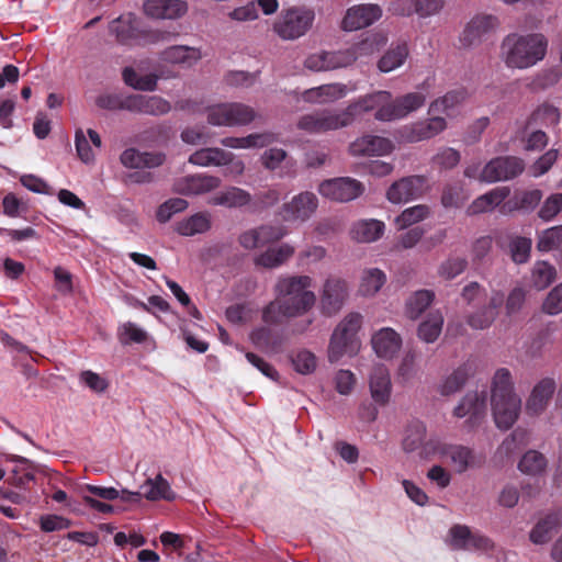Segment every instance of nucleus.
<instances>
[{"mask_svg": "<svg viewBox=\"0 0 562 562\" xmlns=\"http://www.w3.org/2000/svg\"><path fill=\"white\" fill-rule=\"evenodd\" d=\"M314 280L310 276L280 278L274 286L276 299L262 312L266 323L274 324L284 317H296L307 313L316 302Z\"/></svg>", "mask_w": 562, "mask_h": 562, "instance_id": "obj_1", "label": "nucleus"}, {"mask_svg": "<svg viewBox=\"0 0 562 562\" xmlns=\"http://www.w3.org/2000/svg\"><path fill=\"white\" fill-rule=\"evenodd\" d=\"M362 115L374 113L379 122H393L408 117L424 108L427 95L423 91H412L396 98L386 90H376L359 97Z\"/></svg>", "mask_w": 562, "mask_h": 562, "instance_id": "obj_2", "label": "nucleus"}, {"mask_svg": "<svg viewBox=\"0 0 562 562\" xmlns=\"http://www.w3.org/2000/svg\"><path fill=\"white\" fill-rule=\"evenodd\" d=\"M548 46L542 33H512L501 44V58L509 69H529L546 58Z\"/></svg>", "mask_w": 562, "mask_h": 562, "instance_id": "obj_3", "label": "nucleus"}, {"mask_svg": "<svg viewBox=\"0 0 562 562\" xmlns=\"http://www.w3.org/2000/svg\"><path fill=\"white\" fill-rule=\"evenodd\" d=\"M491 407L497 428L507 430L518 419L521 400L514 390V380L507 368H499L491 381Z\"/></svg>", "mask_w": 562, "mask_h": 562, "instance_id": "obj_4", "label": "nucleus"}, {"mask_svg": "<svg viewBox=\"0 0 562 562\" xmlns=\"http://www.w3.org/2000/svg\"><path fill=\"white\" fill-rule=\"evenodd\" d=\"M362 115L359 97L353 99L342 111L322 110L302 115L297 128L308 134H322L351 125Z\"/></svg>", "mask_w": 562, "mask_h": 562, "instance_id": "obj_5", "label": "nucleus"}, {"mask_svg": "<svg viewBox=\"0 0 562 562\" xmlns=\"http://www.w3.org/2000/svg\"><path fill=\"white\" fill-rule=\"evenodd\" d=\"M360 313H348L335 327L327 347V359L330 363L338 362L344 357H355L361 349L358 331L362 326Z\"/></svg>", "mask_w": 562, "mask_h": 562, "instance_id": "obj_6", "label": "nucleus"}, {"mask_svg": "<svg viewBox=\"0 0 562 562\" xmlns=\"http://www.w3.org/2000/svg\"><path fill=\"white\" fill-rule=\"evenodd\" d=\"M316 13L306 4H294L281 10L271 30L281 41L294 42L305 36L314 25Z\"/></svg>", "mask_w": 562, "mask_h": 562, "instance_id": "obj_7", "label": "nucleus"}, {"mask_svg": "<svg viewBox=\"0 0 562 562\" xmlns=\"http://www.w3.org/2000/svg\"><path fill=\"white\" fill-rule=\"evenodd\" d=\"M424 451L428 456L439 457L456 474H463L484 464V457L474 449L463 445L447 443L440 439H432Z\"/></svg>", "mask_w": 562, "mask_h": 562, "instance_id": "obj_8", "label": "nucleus"}, {"mask_svg": "<svg viewBox=\"0 0 562 562\" xmlns=\"http://www.w3.org/2000/svg\"><path fill=\"white\" fill-rule=\"evenodd\" d=\"M204 113L207 123L217 127L245 126L257 116L254 108L240 102L214 103L206 106Z\"/></svg>", "mask_w": 562, "mask_h": 562, "instance_id": "obj_9", "label": "nucleus"}, {"mask_svg": "<svg viewBox=\"0 0 562 562\" xmlns=\"http://www.w3.org/2000/svg\"><path fill=\"white\" fill-rule=\"evenodd\" d=\"M429 117L417 120L396 130L395 135L398 142L414 144L431 139L448 128L447 117L429 112Z\"/></svg>", "mask_w": 562, "mask_h": 562, "instance_id": "obj_10", "label": "nucleus"}, {"mask_svg": "<svg viewBox=\"0 0 562 562\" xmlns=\"http://www.w3.org/2000/svg\"><path fill=\"white\" fill-rule=\"evenodd\" d=\"M189 162L200 167H224L225 176L239 177L245 172V162L233 153L218 147H206L194 151L189 157Z\"/></svg>", "mask_w": 562, "mask_h": 562, "instance_id": "obj_11", "label": "nucleus"}, {"mask_svg": "<svg viewBox=\"0 0 562 562\" xmlns=\"http://www.w3.org/2000/svg\"><path fill=\"white\" fill-rule=\"evenodd\" d=\"M317 190L327 200L347 203L360 198L364 193L366 187L355 178L337 177L322 181Z\"/></svg>", "mask_w": 562, "mask_h": 562, "instance_id": "obj_12", "label": "nucleus"}, {"mask_svg": "<svg viewBox=\"0 0 562 562\" xmlns=\"http://www.w3.org/2000/svg\"><path fill=\"white\" fill-rule=\"evenodd\" d=\"M383 15V9L376 3L353 4L345 11L339 27L344 32H356L367 29Z\"/></svg>", "mask_w": 562, "mask_h": 562, "instance_id": "obj_13", "label": "nucleus"}, {"mask_svg": "<svg viewBox=\"0 0 562 562\" xmlns=\"http://www.w3.org/2000/svg\"><path fill=\"white\" fill-rule=\"evenodd\" d=\"M524 169L525 164L520 158L513 156L496 157L482 168L479 181L484 183L507 181L519 176Z\"/></svg>", "mask_w": 562, "mask_h": 562, "instance_id": "obj_14", "label": "nucleus"}, {"mask_svg": "<svg viewBox=\"0 0 562 562\" xmlns=\"http://www.w3.org/2000/svg\"><path fill=\"white\" fill-rule=\"evenodd\" d=\"M349 297L348 282L336 276L328 277L321 290V308L324 314H337Z\"/></svg>", "mask_w": 562, "mask_h": 562, "instance_id": "obj_15", "label": "nucleus"}, {"mask_svg": "<svg viewBox=\"0 0 562 562\" xmlns=\"http://www.w3.org/2000/svg\"><path fill=\"white\" fill-rule=\"evenodd\" d=\"M370 397L374 405L385 407L391 403L393 383L386 366L375 363L372 366L367 378Z\"/></svg>", "mask_w": 562, "mask_h": 562, "instance_id": "obj_16", "label": "nucleus"}, {"mask_svg": "<svg viewBox=\"0 0 562 562\" xmlns=\"http://www.w3.org/2000/svg\"><path fill=\"white\" fill-rule=\"evenodd\" d=\"M498 26V19L492 14L475 15L463 29L459 38L460 44L464 48L476 47Z\"/></svg>", "mask_w": 562, "mask_h": 562, "instance_id": "obj_17", "label": "nucleus"}, {"mask_svg": "<svg viewBox=\"0 0 562 562\" xmlns=\"http://www.w3.org/2000/svg\"><path fill=\"white\" fill-rule=\"evenodd\" d=\"M395 150L392 139L379 135L366 134L350 143L348 151L353 157L389 156Z\"/></svg>", "mask_w": 562, "mask_h": 562, "instance_id": "obj_18", "label": "nucleus"}, {"mask_svg": "<svg viewBox=\"0 0 562 562\" xmlns=\"http://www.w3.org/2000/svg\"><path fill=\"white\" fill-rule=\"evenodd\" d=\"M222 180L212 175L196 173L183 176L175 180L172 184L173 192L195 196L210 193L221 187Z\"/></svg>", "mask_w": 562, "mask_h": 562, "instance_id": "obj_19", "label": "nucleus"}, {"mask_svg": "<svg viewBox=\"0 0 562 562\" xmlns=\"http://www.w3.org/2000/svg\"><path fill=\"white\" fill-rule=\"evenodd\" d=\"M426 190V178L408 176L393 182L386 191V199L393 204L407 203L418 199Z\"/></svg>", "mask_w": 562, "mask_h": 562, "instance_id": "obj_20", "label": "nucleus"}, {"mask_svg": "<svg viewBox=\"0 0 562 562\" xmlns=\"http://www.w3.org/2000/svg\"><path fill=\"white\" fill-rule=\"evenodd\" d=\"M318 199L313 192H301L294 195L282 207V214L286 221H307L317 210Z\"/></svg>", "mask_w": 562, "mask_h": 562, "instance_id": "obj_21", "label": "nucleus"}, {"mask_svg": "<svg viewBox=\"0 0 562 562\" xmlns=\"http://www.w3.org/2000/svg\"><path fill=\"white\" fill-rule=\"evenodd\" d=\"M371 346L374 353L384 360L394 359L403 346L401 335L391 327H383L371 337Z\"/></svg>", "mask_w": 562, "mask_h": 562, "instance_id": "obj_22", "label": "nucleus"}, {"mask_svg": "<svg viewBox=\"0 0 562 562\" xmlns=\"http://www.w3.org/2000/svg\"><path fill=\"white\" fill-rule=\"evenodd\" d=\"M349 91L347 85L331 82L304 90L301 99L311 104H329L344 99Z\"/></svg>", "mask_w": 562, "mask_h": 562, "instance_id": "obj_23", "label": "nucleus"}, {"mask_svg": "<svg viewBox=\"0 0 562 562\" xmlns=\"http://www.w3.org/2000/svg\"><path fill=\"white\" fill-rule=\"evenodd\" d=\"M557 384L551 378H543L538 381L532 387L529 397L526 401V412L531 416L542 414L549 405L553 394L555 393Z\"/></svg>", "mask_w": 562, "mask_h": 562, "instance_id": "obj_24", "label": "nucleus"}, {"mask_svg": "<svg viewBox=\"0 0 562 562\" xmlns=\"http://www.w3.org/2000/svg\"><path fill=\"white\" fill-rule=\"evenodd\" d=\"M562 526V512H550L541 517L529 531V540L536 546L549 543Z\"/></svg>", "mask_w": 562, "mask_h": 562, "instance_id": "obj_25", "label": "nucleus"}, {"mask_svg": "<svg viewBox=\"0 0 562 562\" xmlns=\"http://www.w3.org/2000/svg\"><path fill=\"white\" fill-rule=\"evenodd\" d=\"M385 233L384 222L375 218H362L353 222L348 231L349 238L357 244H371Z\"/></svg>", "mask_w": 562, "mask_h": 562, "instance_id": "obj_26", "label": "nucleus"}, {"mask_svg": "<svg viewBox=\"0 0 562 562\" xmlns=\"http://www.w3.org/2000/svg\"><path fill=\"white\" fill-rule=\"evenodd\" d=\"M144 12L153 19H178L188 11V4L183 0H146Z\"/></svg>", "mask_w": 562, "mask_h": 562, "instance_id": "obj_27", "label": "nucleus"}, {"mask_svg": "<svg viewBox=\"0 0 562 562\" xmlns=\"http://www.w3.org/2000/svg\"><path fill=\"white\" fill-rule=\"evenodd\" d=\"M436 437L427 438V429L424 423L419 420L412 422L404 431L402 447L405 452L418 451L419 456L425 459L432 458L425 453V447Z\"/></svg>", "mask_w": 562, "mask_h": 562, "instance_id": "obj_28", "label": "nucleus"}, {"mask_svg": "<svg viewBox=\"0 0 562 562\" xmlns=\"http://www.w3.org/2000/svg\"><path fill=\"white\" fill-rule=\"evenodd\" d=\"M486 414V402L483 394L469 392L453 409L458 418L468 417L472 425L477 424Z\"/></svg>", "mask_w": 562, "mask_h": 562, "instance_id": "obj_29", "label": "nucleus"}, {"mask_svg": "<svg viewBox=\"0 0 562 562\" xmlns=\"http://www.w3.org/2000/svg\"><path fill=\"white\" fill-rule=\"evenodd\" d=\"M387 43V36L382 31L366 33L358 42L349 46L355 58V64L359 60L370 58Z\"/></svg>", "mask_w": 562, "mask_h": 562, "instance_id": "obj_30", "label": "nucleus"}, {"mask_svg": "<svg viewBox=\"0 0 562 562\" xmlns=\"http://www.w3.org/2000/svg\"><path fill=\"white\" fill-rule=\"evenodd\" d=\"M509 187H496L473 200L467 207V214L477 215L492 212L499 206L509 196Z\"/></svg>", "mask_w": 562, "mask_h": 562, "instance_id": "obj_31", "label": "nucleus"}, {"mask_svg": "<svg viewBox=\"0 0 562 562\" xmlns=\"http://www.w3.org/2000/svg\"><path fill=\"white\" fill-rule=\"evenodd\" d=\"M504 303V294L494 292L486 306L471 313L467 317L468 324L474 329H485L490 327L498 315V310Z\"/></svg>", "mask_w": 562, "mask_h": 562, "instance_id": "obj_32", "label": "nucleus"}, {"mask_svg": "<svg viewBox=\"0 0 562 562\" xmlns=\"http://www.w3.org/2000/svg\"><path fill=\"white\" fill-rule=\"evenodd\" d=\"M277 142L272 132L252 133L243 137L227 136L221 139L224 147L233 149L263 148Z\"/></svg>", "mask_w": 562, "mask_h": 562, "instance_id": "obj_33", "label": "nucleus"}, {"mask_svg": "<svg viewBox=\"0 0 562 562\" xmlns=\"http://www.w3.org/2000/svg\"><path fill=\"white\" fill-rule=\"evenodd\" d=\"M251 194L238 187H228L213 194L207 203L213 206H223L226 209H239L250 204Z\"/></svg>", "mask_w": 562, "mask_h": 562, "instance_id": "obj_34", "label": "nucleus"}, {"mask_svg": "<svg viewBox=\"0 0 562 562\" xmlns=\"http://www.w3.org/2000/svg\"><path fill=\"white\" fill-rule=\"evenodd\" d=\"M201 58L199 48L184 45L170 46L161 53V59L165 63L181 65L186 68L194 66Z\"/></svg>", "mask_w": 562, "mask_h": 562, "instance_id": "obj_35", "label": "nucleus"}, {"mask_svg": "<svg viewBox=\"0 0 562 562\" xmlns=\"http://www.w3.org/2000/svg\"><path fill=\"white\" fill-rule=\"evenodd\" d=\"M165 155L161 153H142L127 148L121 155V162L127 168H155L162 165Z\"/></svg>", "mask_w": 562, "mask_h": 562, "instance_id": "obj_36", "label": "nucleus"}, {"mask_svg": "<svg viewBox=\"0 0 562 562\" xmlns=\"http://www.w3.org/2000/svg\"><path fill=\"white\" fill-rule=\"evenodd\" d=\"M110 32L121 44H131L139 34L137 18L132 13L119 16L111 22Z\"/></svg>", "mask_w": 562, "mask_h": 562, "instance_id": "obj_37", "label": "nucleus"}, {"mask_svg": "<svg viewBox=\"0 0 562 562\" xmlns=\"http://www.w3.org/2000/svg\"><path fill=\"white\" fill-rule=\"evenodd\" d=\"M140 488L143 496L148 501H172L176 498V494L171 490L169 482L161 474L147 479Z\"/></svg>", "mask_w": 562, "mask_h": 562, "instance_id": "obj_38", "label": "nucleus"}, {"mask_svg": "<svg viewBox=\"0 0 562 562\" xmlns=\"http://www.w3.org/2000/svg\"><path fill=\"white\" fill-rule=\"evenodd\" d=\"M408 57V46L406 43L392 45L379 59L378 69L381 72H391L404 65Z\"/></svg>", "mask_w": 562, "mask_h": 562, "instance_id": "obj_39", "label": "nucleus"}, {"mask_svg": "<svg viewBox=\"0 0 562 562\" xmlns=\"http://www.w3.org/2000/svg\"><path fill=\"white\" fill-rule=\"evenodd\" d=\"M294 247L290 244H282L257 256L255 262L257 266L265 268H276L288 261L294 255Z\"/></svg>", "mask_w": 562, "mask_h": 562, "instance_id": "obj_40", "label": "nucleus"}, {"mask_svg": "<svg viewBox=\"0 0 562 562\" xmlns=\"http://www.w3.org/2000/svg\"><path fill=\"white\" fill-rule=\"evenodd\" d=\"M468 98L464 90H452L445 95L439 97L430 102L428 111L437 113L438 115H449V113L461 105Z\"/></svg>", "mask_w": 562, "mask_h": 562, "instance_id": "obj_41", "label": "nucleus"}, {"mask_svg": "<svg viewBox=\"0 0 562 562\" xmlns=\"http://www.w3.org/2000/svg\"><path fill=\"white\" fill-rule=\"evenodd\" d=\"M443 326V316L441 312L435 311L428 314L426 319H424L417 329V336L420 340L426 344L435 342L442 330Z\"/></svg>", "mask_w": 562, "mask_h": 562, "instance_id": "obj_42", "label": "nucleus"}, {"mask_svg": "<svg viewBox=\"0 0 562 562\" xmlns=\"http://www.w3.org/2000/svg\"><path fill=\"white\" fill-rule=\"evenodd\" d=\"M122 76L124 82L135 90L155 91L157 88L158 76L155 74H140L133 67H126Z\"/></svg>", "mask_w": 562, "mask_h": 562, "instance_id": "obj_43", "label": "nucleus"}, {"mask_svg": "<svg viewBox=\"0 0 562 562\" xmlns=\"http://www.w3.org/2000/svg\"><path fill=\"white\" fill-rule=\"evenodd\" d=\"M386 281L385 273L378 268H370L362 272L359 293L362 296H374Z\"/></svg>", "mask_w": 562, "mask_h": 562, "instance_id": "obj_44", "label": "nucleus"}, {"mask_svg": "<svg viewBox=\"0 0 562 562\" xmlns=\"http://www.w3.org/2000/svg\"><path fill=\"white\" fill-rule=\"evenodd\" d=\"M211 227V216L209 213H196L177 224V232L182 236H193L209 231Z\"/></svg>", "mask_w": 562, "mask_h": 562, "instance_id": "obj_45", "label": "nucleus"}, {"mask_svg": "<svg viewBox=\"0 0 562 562\" xmlns=\"http://www.w3.org/2000/svg\"><path fill=\"white\" fill-rule=\"evenodd\" d=\"M434 293L429 290H419L413 293L406 301V315L411 319H417L432 303Z\"/></svg>", "mask_w": 562, "mask_h": 562, "instance_id": "obj_46", "label": "nucleus"}, {"mask_svg": "<svg viewBox=\"0 0 562 562\" xmlns=\"http://www.w3.org/2000/svg\"><path fill=\"white\" fill-rule=\"evenodd\" d=\"M557 278V270L550 262L540 260L535 262L531 270V284L538 290L548 288Z\"/></svg>", "mask_w": 562, "mask_h": 562, "instance_id": "obj_47", "label": "nucleus"}, {"mask_svg": "<svg viewBox=\"0 0 562 562\" xmlns=\"http://www.w3.org/2000/svg\"><path fill=\"white\" fill-rule=\"evenodd\" d=\"M471 374L472 370L471 367L468 364H463L457 368L440 384V393L442 395L454 394L456 392L461 390V387L465 384Z\"/></svg>", "mask_w": 562, "mask_h": 562, "instance_id": "obj_48", "label": "nucleus"}, {"mask_svg": "<svg viewBox=\"0 0 562 562\" xmlns=\"http://www.w3.org/2000/svg\"><path fill=\"white\" fill-rule=\"evenodd\" d=\"M430 214L429 207L424 204L414 205L405 209L402 213L396 216L394 224L397 229H406L424 220Z\"/></svg>", "mask_w": 562, "mask_h": 562, "instance_id": "obj_49", "label": "nucleus"}, {"mask_svg": "<svg viewBox=\"0 0 562 562\" xmlns=\"http://www.w3.org/2000/svg\"><path fill=\"white\" fill-rule=\"evenodd\" d=\"M518 469L527 475H540L547 469V459L539 451L529 450L521 457Z\"/></svg>", "mask_w": 562, "mask_h": 562, "instance_id": "obj_50", "label": "nucleus"}, {"mask_svg": "<svg viewBox=\"0 0 562 562\" xmlns=\"http://www.w3.org/2000/svg\"><path fill=\"white\" fill-rule=\"evenodd\" d=\"M117 339L122 345L144 344L149 339V334L133 322H125L117 327Z\"/></svg>", "mask_w": 562, "mask_h": 562, "instance_id": "obj_51", "label": "nucleus"}, {"mask_svg": "<svg viewBox=\"0 0 562 562\" xmlns=\"http://www.w3.org/2000/svg\"><path fill=\"white\" fill-rule=\"evenodd\" d=\"M562 245V225L551 226L537 233V249L549 252Z\"/></svg>", "mask_w": 562, "mask_h": 562, "instance_id": "obj_52", "label": "nucleus"}, {"mask_svg": "<svg viewBox=\"0 0 562 562\" xmlns=\"http://www.w3.org/2000/svg\"><path fill=\"white\" fill-rule=\"evenodd\" d=\"M293 369L303 375L312 374L317 368V357L307 349H300L291 355Z\"/></svg>", "mask_w": 562, "mask_h": 562, "instance_id": "obj_53", "label": "nucleus"}, {"mask_svg": "<svg viewBox=\"0 0 562 562\" xmlns=\"http://www.w3.org/2000/svg\"><path fill=\"white\" fill-rule=\"evenodd\" d=\"M303 66L313 72L333 71L329 50L319 49L308 54L303 61Z\"/></svg>", "mask_w": 562, "mask_h": 562, "instance_id": "obj_54", "label": "nucleus"}, {"mask_svg": "<svg viewBox=\"0 0 562 562\" xmlns=\"http://www.w3.org/2000/svg\"><path fill=\"white\" fill-rule=\"evenodd\" d=\"M472 531L468 526L454 525L448 531L447 543L453 550H468Z\"/></svg>", "mask_w": 562, "mask_h": 562, "instance_id": "obj_55", "label": "nucleus"}, {"mask_svg": "<svg viewBox=\"0 0 562 562\" xmlns=\"http://www.w3.org/2000/svg\"><path fill=\"white\" fill-rule=\"evenodd\" d=\"M227 18L235 23H250L259 19V11L256 8V2L251 0L231 9L227 12Z\"/></svg>", "mask_w": 562, "mask_h": 562, "instance_id": "obj_56", "label": "nucleus"}, {"mask_svg": "<svg viewBox=\"0 0 562 562\" xmlns=\"http://www.w3.org/2000/svg\"><path fill=\"white\" fill-rule=\"evenodd\" d=\"M356 374L347 369H339L334 373L333 384L340 395H349L357 384Z\"/></svg>", "mask_w": 562, "mask_h": 562, "instance_id": "obj_57", "label": "nucleus"}, {"mask_svg": "<svg viewBox=\"0 0 562 562\" xmlns=\"http://www.w3.org/2000/svg\"><path fill=\"white\" fill-rule=\"evenodd\" d=\"M561 114L558 108L552 104L543 103L539 105L532 114V121L546 126H555L559 124Z\"/></svg>", "mask_w": 562, "mask_h": 562, "instance_id": "obj_58", "label": "nucleus"}, {"mask_svg": "<svg viewBox=\"0 0 562 562\" xmlns=\"http://www.w3.org/2000/svg\"><path fill=\"white\" fill-rule=\"evenodd\" d=\"M532 241L530 238L517 236L510 240L509 250L514 262L525 263L530 257Z\"/></svg>", "mask_w": 562, "mask_h": 562, "instance_id": "obj_59", "label": "nucleus"}, {"mask_svg": "<svg viewBox=\"0 0 562 562\" xmlns=\"http://www.w3.org/2000/svg\"><path fill=\"white\" fill-rule=\"evenodd\" d=\"M188 205V202L181 198L169 199L158 207L156 218L160 223H166L173 214L184 211Z\"/></svg>", "mask_w": 562, "mask_h": 562, "instance_id": "obj_60", "label": "nucleus"}, {"mask_svg": "<svg viewBox=\"0 0 562 562\" xmlns=\"http://www.w3.org/2000/svg\"><path fill=\"white\" fill-rule=\"evenodd\" d=\"M562 211V193L550 194L538 211V216L543 222L552 221Z\"/></svg>", "mask_w": 562, "mask_h": 562, "instance_id": "obj_61", "label": "nucleus"}, {"mask_svg": "<svg viewBox=\"0 0 562 562\" xmlns=\"http://www.w3.org/2000/svg\"><path fill=\"white\" fill-rule=\"evenodd\" d=\"M467 265L468 262L463 258H448L439 266L438 274L445 280H452L465 270Z\"/></svg>", "mask_w": 562, "mask_h": 562, "instance_id": "obj_62", "label": "nucleus"}, {"mask_svg": "<svg viewBox=\"0 0 562 562\" xmlns=\"http://www.w3.org/2000/svg\"><path fill=\"white\" fill-rule=\"evenodd\" d=\"M529 434L522 428L515 429L498 447V452L506 456L512 454L518 447L528 442Z\"/></svg>", "mask_w": 562, "mask_h": 562, "instance_id": "obj_63", "label": "nucleus"}, {"mask_svg": "<svg viewBox=\"0 0 562 562\" xmlns=\"http://www.w3.org/2000/svg\"><path fill=\"white\" fill-rule=\"evenodd\" d=\"M542 308L549 315H557L562 312V283L558 284L549 292L542 304Z\"/></svg>", "mask_w": 562, "mask_h": 562, "instance_id": "obj_64", "label": "nucleus"}]
</instances>
